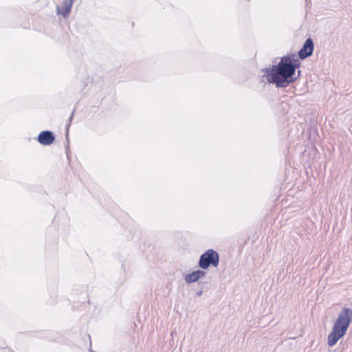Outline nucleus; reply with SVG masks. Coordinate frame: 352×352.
<instances>
[{
	"label": "nucleus",
	"instance_id": "f257e3e1",
	"mask_svg": "<svg viewBox=\"0 0 352 352\" xmlns=\"http://www.w3.org/2000/svg\"><path fill=\"white\" fill-rule=\"evenodd\" d=\"M300 65L299 59L294 54L285 56L276 65L267 72L269 82L275 84L277 87H286L294 82L298 77H294L296 68ZM300 72L298 71V75Z\"/></svg>",
	"mask_w": 352,
	"mask_h": 352
},
{
	"label": "nucleus",
	"instance_id": "f03ea898",
	"mask_svg": "<svg viewBox=\"0 0 352 352\" xmlns=\"http://www.w3.org/2000/svg\"><path fill=\"white\" fill-rule=\"evenodd\" d=\"M352 321V309L345 307L339 313L336 320L332 331L327 338L328 345L333 346L343 337Z\"/></svg>",
	"mask_w": 352,
	"mask_h": 352
},
{
	"label": "nucleus",
	"instance_id": "7ed1b4c3",
	"mask_svg": "<svg viewBox=\"0 0 352 352\" xmlns=\"http://www.w3.org/2000/svg\"><path fill=\"white\" fill-rule=\"evenodd\" d=\"M219 263V255L217 252L209 249L202 254L199 258V266L204 270L210 265L217 267Z\"/></svg>",
	"mask_w": 352,
	"mask_h": 352
},
{
	"label": "nucleus",
	"instance_id": "20e7f679",
	"mask_svg": "<svg viewBox=\"0 0 352 352\" xmlns=\"http://www.w3.org/2000/svg\"><path fill=\"white\" fill-rule=\"evenodd\" d=\"M314 45L313 40L310 38L306 39L302 48L298 52V57L300 59H305L306 58L312 55L314 52Z\"/></svg>",
	"mask_w": 352,
	"mask_h": 352
},
{
	"label": "nucleus",
	"instance_id": "39448f33",
	"mask_svg": "<svg viewBox=\"0 0 352 352\" xmlns=\"http://www.w3.org/2000/svg\"><path fill=\"white\" fill-rule=\"evenodd\" d=\"M55 140L52 132L50 131H43L39 133L37 138L38 142L43 145H50Z\"/></svg>",
	"mask_w": 352,
	"mask_h": 352
},
{
	"label": "nucleus",
	"instance_id": "423d86ee",
	"mask_svg": "<svg viewBox=\"0 0 352 352\" xmlns=\"http://www.w3.org/2000/svg\"><path fill=\"white\" fill-rule=\"evenodd\" d=\"M74 1L75 0H63L62 6H56L57 13L66 18L71 12Z\"/></svg>",
	"mask_w": 352,
	"mask_h": 352
},
{
	"label": "nucleus",
	"instance_id": "0eeeda50",
	"mask_svg": "<svg viewBox=\"0 0 352 352\" xmlns=\"http://www.w3.org/2000/svg\"><path fill=\"white\" fill-rule=\"evenodd\" d=\"M206 276V272L198 270L188 274L184 276V280L187 284H191L197 281L201 278Z\"/></svg>",
	"mask_w": 352,
	"mask_h": 352
},
{
	"label": "nucleus",
	"instance_id": "6e6552de",
	"mask_svg": "<svg viewBox=\"0 0 352 352\" xmlns=\"http://www.w3.org/2000/svg\"><path fill=\"white\" fill-rule=\"evenodd\" d=\"M74 110L72 111V114L70 115L69 119H68V122L66 124V133H67V135H68V131H69V128L71 125V123H72V120L73 119V117H74Z\"/></svg>",
	"mask_w": 352,
	"mask_h": 352
},
{
	"label": "nucleus",
	"instance_id": "1a4fd4ad",
	"mask_svg": "<svg viewBox=\"0 0 352 352\" xmlns=\"http://www.w3.org/2000/svg\"><path fill=\"white\" fill-rule=\"evenodd\" d=\"M203 294V290H199L197 292L198 296H201Z\"/></svg>",
	"mask_w": 352,
	"mask_h": 352
}]
</instances>
